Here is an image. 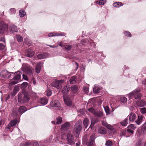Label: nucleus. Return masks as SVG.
<instances>
[{
	"label": "nucleus",
	"mask_w": 146,
	"mask_h": 146,
	"mask_svg": "<svg viewBox=\"0 0 146 146\" xmlns=\"http://www.w3.org/2000/svg\"><path fill=\"white\" fill-rule=\"evenodd\" d=\"M18 90V86H17L15 87L13 90V92L11 94L12 96H14L17 93Z\"/></svg>",
	"instance_id": "cd10ccee"
},
{
	"label": "nucleus",
	"mask_w": 146,
	"mask_h": 146,
	"mask_svg": "<svg viewBox=\"0 0 146 146\" xmlns=\"http://www.w3.org/2000/svg\"><path fill=\"white\" fill-rule=\"evenodd\" d=\"M141 90L139 89H136L134 90L133 92L130 93L129 94V96L130 98H134L135 99H137L140 98L141 95L140 92Z\"/></svg>",
	"instance_id": "7ed1b4c3"
},
{
	"label": "nucleus",
	"mask_w": 146,
	"mask_h": 146,
	"mask_svg": "<svg viewBox=\"0 0 146 146\" xmlns=\"http://www.w3.org/2000/svg\"><path fill=\"white\" fill-rule=\"evenodd\" d=\"M127 118L125 119L123 121L120 122L121 125L122 126H126L127 124Z\"/></svg>",
	"instance_id": "4c0bfd02"
},
{
	"label": "nucleus",
	"mask_w": 146,
	"mask_h": 146,
	"mask_svg": "<svg viewBox=\"0 0 146 146\" xmlns=\"http://www.w3.org/2000/svg\"><path fill=\"white\" fill-rule=\"evenodd\" d=\"M141 112L142 113L144 114L146 113V108H143L140 109Z\"/></svg>",
	"instance_id": "603ef678"
},
{
	"label": "nucleus",
	"mask_w": 146,
	"mask_h": 146,
	"mask_svg": "<svg viewBox=\"0 0 146 146\" xmlns=\"http://www.w3.org/2000/svg\"><path fill=\"white\" fill-rule=\"evenodd\" d=\"M142 144V141L141 140H139L137 142L136 146H141Z\"/></svg>",
	"instance_id": "49530a36"
},
{
	"label": "nucleus",
	"mask_w": 146,
	"mask_h": 146,
	"mask_svg": "<svg viewBox=\"0 0 146 146\" xmlns=\"http://www.w3.org/2000/svg\"><path fill=\"white\" fill-rule=\"evenodd\" d=\"M13 127L12 125H11V123H9V124H8V125H7V127L6 128V129H9Z\"/></svg>",
	"instance_id": "0e129e2a"
},
{
	"label": "nucleus",
	"mask_w": 146,
	"mask_h": 146,
	"mask_svg": "<svg viewBox=\"0 0 146 146\" xmlns=\"http://www.w3.org/2000/svg\"><path fill=\"white\" fill-rule=\"evenodd\" d=\"M24 144L25 146H29L31 144V143L30 142H26Z\"/></svg>",
	"instance_id": "e2e57ef3"
},
{
	"label": "nucleus",
	"mask_w": 146,
	"mask_h": 146,
	"mask_svg": "<svg viewBox=\"0 0 146 146\" xmlns=\"http://www.w3.org/2000/svg\"><path fill=\"white\" fill-rule=\"evenodd\" d=\"M28 85V83L26 82H24L22 83L21 86V88L23 90H24Z\"/></svg>",
	"instance_id": "c756f323"
},
{
	"label": "nucleus",
	"mask_w": 146,
	"mask_h": 146,
	"mask_svg": "<svg viewBox=\"0 0 146 146\" xmlns=\"http://www.w3.org/2000/svg\"><path fill=\"white\" fill-rule=\"evenodd\" d=\"M10 97V94H9L7 96V97L5 98V101H7L9 99Z\"/></svg>",
	"instance_id": "69168bd1"
},
{
	"label": "nucleus",
	"mask_w": 146,
	"mask_h": 146,
	"mask_svg": "<svg viewBox=\"0 0 146 146\" xmlns=\"http://www.w3.org/2000/svg\"><path fill=\"white\" fill-rule=\"evenodd\" d=\"M83 123L84 127L86 128L89 123V120L88 118H85L83 120Z\"/></svg>",
	"instance_id": "412c9836"
},
{
	"label": "nucleus",
	"mask_w": 146,
	"mask_h": 146,
	"mask_svg": "<svg viewBox=\"0 0 146 146\" xmlns=\"http://www.w3.org/2000/svg\"><path fill=\"white\" fill-rule=\"evenodd\" d=\"M106 127L107 129L110 130H113V127L109 124L107 125Z\"/></svg>",
	"instance_id": "5fc2aeb1"
},
{
	"label": "nucleus",
	"mask_w": 146,
	"mask_h": 146,
	"mask_svg": "<svg viewBox=\"0 0 146 146\" xmlns=\"http://www.w3.org/2000/svg\"><path fill=\"white\" fill-rule=\"evenodd\" d=\"M141 131L144 134H146V122L144 123L142 125Z\"/></svg>",
	"instance_id": "393cba45"
},
{
	"label": "nucleus",
	"mask_w": 146,
	"mask_h": 146,
	"mask_svg": "<svg viewBox=\"0 0 146 146\" xmlns=\"http://www.w3.org/2000/svg\"><path fill=\"white\" fill-rule=\"evenodd\" d=\"M22 100L24 103H28L30 100V97L29 94L27 92H22Z\"/></svg>",
	"instance_id": "6e6552de"
},
{
	"label": "nucleus",
	"mask_w": 146,
	"mask_h": 146,
	"mask_svg": "<svg viewBox=\"0 0 146 146\" xmlns=\"http://www.w3.org/2000/svg\"><path fill=\"white\" fill-rule=\"evenodd\" d=\"M27 110L26 108L24 106H21L19 108V113L23 114Z\"/></svg>",
	"instance_id": "b1692460"
},
{
	"label": "nucleus",
	"mask_w": 146,
	"mask_h": 146,
	"mask_svg": "<svg viewBox=\"0 0 146 146\" xmlns=\"http://www.w3.org/2000/svg\"><path fill=\"white\" fill-rule=\"evenodd\" d=\"M88 110L94 115L96 112L95 109L93 107H91L90 108H89Z\"/></svg>",
	"instance_id": "c03bdc74"
},
{
	"label": "nucleus",
	"mask_w": 146,
	"mask_h": 146,
	"mask_svg": "<svg viewBox=\"0 0 146 146\" xmlns=\"http://www.w3.org/2000/svg\"><path fill=\"white\" fill-rule=\"evenodd\" d=\"M50 106L52 107H60V104L57 100H52L50 102Z\"/></svg>",
	"instance_id": "9d476101"
},
{
	"label": "nucleus",
	"mask_w": 146,
	"mask_h": 146,
	"mask_svg": "<svg viewBox=\"0 0 146 146\" xmlns=\"http://www.w3.org/2000/svg\"><path fill=\"white\" fill-rule=\"evenodd\" d=\"M123 5L122 3L120 2H115L113 4V6L114 7H116L117 8Z\"/></svg>",
	"instance_id": "bb28decb"
},
{
	"label": "nucleus",
	"mask_w": 146,
	"mask_h": 146,
	"mask_svg": "<svg viewBox=\"0 0 146 146\" xmlns=\"http://www.w3.org/2000/svg\"><path fill=\"white\" fill-rule=\"evenodd\" d=\"M51 90L49 88H47V91L46 92V94L47 96H49L52 95Z\"/></svg>",
	"instance_id": "a19ab883"
},
{
	"label": "nucleus",
	"mask_w": 146,
	"mask_h": 146,
	"mask_svg": "<svg viewBox=\"0 0 146 146\" xmlns=\"http://www.w3.org/2000/svg\"><path fill=\"white\" fill-rule=\"evenodd\" d=\"M96 123V122H95V121H92L91 124L89 127V128H91V129H92L93 128L94 125Z\"/></svg>",
	"instance_id": "864d4df0"
},
{
	"label": "nucleus",
	"mask_w": 146,
	"mask_h": 146,
	"mask_svg": "<svg viewBox=\"0 0 146 146\" xmlns=\"http://www.w3.org/2000/svg\"><path fill=\"white\" fill-rule=\"evenodd\" d=\"M56 124H57V125H59L61 124L62 121V117H57L56 118Z\"/></svg>",
	"instance_id": "e433bc0d"
},
{
	"label": "nucleus",
	"mask_w": 146,
	"mask_h": 146,
	"mask_svg": "<svg viewBox=\"0 0 146 146\" xmlns=\"http://www.w3.org/2000/svg\"><path fill=\"white\" fill-rule=\"evenodd\" d=\"M17 120L14 119L13 120L11 121L10 123H11V124L12 125V126L15 125L17 124Z\"/></svg>",
	"instance_id": "79ce46f5"
},
{
	"label": "nucleus",
	"mask_w": 146,
	"mask_h": 146,
	"mask_svg": "<svg viewBox=\"0 0 146 146\" xmlns=\"http://www.w3.org/2000/svg\"><path fill=\"white\" fill-rule=\"evenodd\" d=\"M41 66L42 63H38L37 64L35 68V71L36 73H39L40 72Z\"/></svg>",
	"instance_id": "a211bd4d"
},
{
	"label": "nucleus",
	"mask_w": 146,
	"mask_h": 146,
	"mask_svg": "<svg viewBox=\"0 0 146 146\" xmlns=\"http://www.w3.org/2000/svg\"><path fill=\"white\" fill-rule=\"evenodd\" d=\"M70 89L73 94H75L76 93L78 90V87L76 85H74L71 86L70 88Z\"/></svg>",
	"instance_id": "f3484780"
},
{
	"label": "nucleus",
	"mask_w": 146,
	"mask_h": 146,
	"mask_svg": "<svg viewBox=\"0 0 146 146\" xmlns=\"http://www.w3.org/2000/svg\"><path fill=\"white\" fill-rule=\"evenodd\" d=\"M86 43V40L85 39L82 40L81 42V44H82L83 45H84V44Z\"/></svg>",
	"instance_id": "bf43d9fd"
},
{
	"label": "nucleus",
	"mask_w": 146,
	"mask_h": 146,
	"mask_svg": "<svg viewBox=\"0 0 146 146\" xmlns=\"http://www.w3.org/2000/svg\"><path fill=\"white\" fill-rule=\"evenodd\" d=\"M124 34L125 36L128 37H130L131 36V33L127 31H125L124 32Z\"/></svg>",
	"instance_id": "ea45409f"
},
{
	"label": "nucleus",
	"mask_w": 146,
	"mask_h": 146,
	"mask_svg": "<svg viewBox=\"0 0 146 146\" xmlns=\"http://www.w3.org/2000/svg\"><path fill=\"white\" fill-rule=\"evenodd\" d=\"M70 123L68 122H66L64 124L61 125V131H65L68 130L70 127Z\"/></svg>",
	"instance_id": "1a4fd4ad"
},
{
	"label": "nucleus",
	"mask_w": 146,
	"mask_h": 146,
	"mask_svg": "<svg viewBox=\"0 0 146 146\" xmlns=\"http://www.w3.org/2000/svg\"><path fill=\"white\" fill-rule=\"evenodd\" d=\"M101 89V88L99 87H94L93 89V92L94 94H97L100 92V91Z\"/></svg>",
	"instance_id": "a878e982"
},
{
	"label": "nucleus",
	"mask_w": 146,
	"mask_h": 146,
	"mask_svg": "<svg viewBox=\"0 0 146 146\" xmlns=\"http://www.w3.org/2000/svg\"><path fill=\"white\" fill-rule=\"evenodd\" d=\"M66 140L68 143L71 145L75 144L74 137L73 135L68 133L67 135Z\"/></svg>",
	"instance_id": "0eeeda50"
},
{
	"label": "nucleus",
	"mask_w": 146,
	"mask_h": 146,
	"mask_svg": "<svg viewBox=\"0 0 146 146\" xmlns=\"http://www.w3.org/2000/svg\"><path fill=\"white\" fill-rule=\"evenodd\" d=\"M126 130L124 129H123L121 131V133L120 134V136H124L126 134Z\"/></svg>",
	"instance_id": "a18cd8bd"
},
{
	"label": "nucleus",
	"mask_w": 146,
	"mask_h": 146,
	"mask_svg": "<svg viewBox=\"0 0 146 146\" xmlns=\"http://www.w3.org/2000/svg\"><path fill=\"white\" fill-rule=\"evenodd\" d=\"M18 71L13 73L12 72V74L13 75V78L10 80L9 84L10 85H14L18 82Z\"/></svg>",
	"instance_id": "20e7f679"
},
{
	"label": "nucleus",
	"mask_w": 146,
	"mask_h": 146,
	"mask_svg": "<svg viewBox=\"0 0 146 146\" xmlns=\"http://www.w3.org/2000/svg\"><path fill=\"white\" fill-rule=\"evenodd\" d=\"M98 133L101 134H106L107 133V131L105 128L103 127H101L98 129Z\"/></svg>",
	"instance_id": "6ab92c4d"
},
{
	"label": "nucleus",
	"mask_w": 146,
	"mask_h": 146,
	"mask_svg": "<svg viewBox=\"0 0 146 146\" xmlns=\"http://www.w3.org/2000/svg\"><path fill=\"white\" fill-rule=\"evenodd\" d=\"M72 46L71 45H66L65 46V48L67 50H70L72 48Z\"/></svg>",
	"instance_id": "de8ad7c7"
},
{
	"label": "nucleus",
	"mask_w": 146,
	"mask_h": 146,
	"mask_svg": "<svg viewBox=\"0 0 146 146\" xmlns=\"http://www.w3.org/2000/svg\"><path fill=\"white\" fill-rule=\"evenodd\" d=\"M19 15L21 17H23L26 15L25 11L23 9H21L19 11Z\"/></svg>",
	"instance_id": "c85d7f7f"
},
{
	"label": "nucleus",
	"mask_w": 146,
	"mask_h": 146,
	"mask_svg": "<svg viewBox=\"0 0 146 146\" xmlns=\"http://www.w3.org/2000/svg\"><path fill=\"white\" fill-rule=\"evenodd\" d=\"M83 89L84 91L86 93H87L88 92V87L87 86H84L83 88Z\"/></svg>",
	"instance_id": "4d7b16f0"
},
{
	"label": "nucleus",
	"mask_w": 146,
	"mask_h": 146,
	"mask_svg": "<svg viewBox=\"0 0 146 146\" xmlns=\"http://www.w3.org/2000/svg\"><path fill=\"white\" fill-rule=\"evenodd\" d=\"M136 128V127L134 126L133 124H130L127 127V128L130 129H132L134 130Z\"/></svg>",
	"instance_id": "8fccbe9b"
},
{
	"label": "nucleus",
	"mask_w": 146,
	"mask_h": 146,
	"mask_svg": "<svg viewBox=\"0 0 146 146\" xmlns=\"http://www.w3.org/2000/svg\"><path fill=\"white\" fill-rule=\"evenodd\" d=\"M105 110L106 111L107 115H109L110 114V110L108 106L104 107Z\"/></svg>",
	"instance_id": "58836bf2"
},
{
	"label": "nucleus",
	"mask_w": 146,
	"mask_h": 146,
	"mask_svg": "<svg viewBox=\"0 0 146 146\" xmlns=\"http://www.w3.org/2000/svg\"><path fill=\"white\" fill-rule=\"evenodd\" d=\"M35 53V52L34 51H31L28 50L27 52H26L25 55L27 57H32L34 55Z\"/></svg>",
	"instance_id": "4be33fe9"
},
{
	"label": "nucleus",
	"mask_w": 146,
	"mask_h": 146,
	"mask_svg": "<svg viewBox=\"0 0 146 146\" xmlns=\"http://www.w3.org/2000/svg\"><path fill=\"white\" fill-rule=\"evenodd\" d=\"M23 78L24 80H28V78L27 76H26V75H25L24 74H23Z\"/></svg>",
	"instance_id": "680f3d73"
},
{
	"label": "nucleus",
	"mask_w": 146,
	"mask_h": 146,
	"mask_svg": "<svg viewBox=\"0 0 146 146\" xmlns=\"http://www.w3.org/2000/svg\"><path fill=\"white\" fill-rule=\"evenodd\" d=\"M60 33H51L49 34L48 36V37L54 36H59Z\"/></svg>",
	"instance_id": "c9c22d12"
},
{
	"label": "nucleus",
	"mask_w": 146,
	"mask_h": 146,
	"mask_svg": "<svg viewBox=\"0 0 146 146\" xmlns=\"http://www.w3.org/2000/svg\"><path fill=\"white\" fill-rule=\"evenodd\" d=\"M9 30L12 33L18 32L17 27L14 25H12L9 28Z\"/></svg>",
	"instance_id": "dca6fc26"
},
{
	"label": "nucleus",
	"mask_w": 146,
	"mask_h": 146,
	"mask_svg": "<svg viewBox=\"0 0 146 146\" xmlns=\"http://www.w3.org/2000/svg\"><path fill=\"white\" fill-rule=\"evenodd\" d=\"M64 100L65 104L67 106L69 107H71L72 106V101L69 97H66L65 98H64Z\"/></svg>",
	"instance_id": "f8f14e48"
},
{
	"label": "nucleus",
	"mask_w": 146,
	"mask_h": 146,
	"mask_svg": "<svg viewBox=\"0 0 146 146\" xmlns=\"http://www.w3.org/2000/svg\"><path fill=\"white\" fill-rule=\"evenodd\" d=\"M129 117V121H133L137 118L136 114L133 113H131L128 115Z\"/></svg>",
	"instance_id": "4468645a"
},
{
	"label": "nucleus",
	"mask_w": 146,
	"mask_h": 146,
	"mask_svg": "<svg viewBox=\"0 0 146 146\" xmlns=\"http://www.w3.org/2000/svg\"><path fill=\"white\" fill-rule=\"evenodd\" d=\"M12 75V72H9L6 70H2L0 73V76L5 79L9 78Z\"/></svg>",
	"instance_id": "39448f33"
},
{
	"label": "nucleus",
	"mask_w": 146,
	"mask_h": 146,
	"mask_svg": "<svg viewBox=\"0 0 146 146\" xmlns=\"http://www.w3.org/2000/svg\"><path fill=\"white\" fill-rule=\"evenodd\" d=\"M137 105L139 107L145 106L146 104V102L143 100H139L136 102Z\"/></svg>",
	"instance_id": "2eb2a0df"
},
{
	"label": "nucleus",
	"mask_w": 146,
	"mask_h": 146,
	"mask_svg": "<svg viewBox=\"0 0 146 146\" xmlns=\"http://www.w3.org/2000/svg\"><path fill=\"white\" fill-rule=\"evenodd\" d=\"M112 144L113 143L112 141L110 140L107 141L105 144V145L107 146H111L112 145Z\"/></svg>",
	"instance_id": "37998d69"
},
{
	"label": "nucleus",
	"mask_w": 146,
	"mask_h": 146,
	"mask_svg": "<svg viewBox=\"0 0 146 146\" xmlns=\"http://www.w3.org/2000/svg\"><path fill=\"white\" fill-rule=\"evenodd\" d=\"M40 103L43 105H46L48 102V100L46 98H42L40 99Z\"/></svg>",
	"instance_id": "473e14b6"
},
{
	"label": "nucleus",
	"mask_w": 146,
	"mask_h": 146,
	"mask_svg": "<svg viewBox=\"0 0 146 146\" xmlns=\"http://www.w3.org/2000/svg\"><path fill=\"white\" fill-rule=\"evenodd\" d=\"M76 77L75 76H73L71 77L70 79V83L71 84H73L75 83L76 82L75 79Z\"/></svg>",
	"instance_id": "2f4dec72"
},
{
	"label": "nucleus",
	"mask_w": 146,
	"mask_h": 146,
	"mask_svg": "<svg viewBox=\"0 0 146 146\" xmlns=\"http://www.w3.org/2000/svg\"><path fill=\"white\" fill-rule=\"evenodd\" d=\"M143 116L142 115L138 116V119L135 121V122L138 125H139L142 121Z\"/></svg>",
	"instance_id": "aec40b11"
},
{
	"label": "nucleus",
	"mask_w": 146,
	"mask_h": 146,
	"mask_svg": "<svg viewBox=\"0 0 146 146\" xmlns=\"http://www.w3.org/2000/svg\"><path fill=\"white\" fill-rule=\"evenodd\" d=\"M21 70L27 74L31 76L32 75V71L30 67L24 64H23L21 67Z\"/></svg>",
	"instance_id": "423d86ee"
},
{
	"label": "nucleus",
	"mask_w": 146,
	"mask_h": 146,
	"mask_svg": "<svg viewBox=\"0 0 146 146\" xmlns=\"http://www.w3.org/2000/svg\"><path fill=\"white\" fill-rule=\"evenodd\" d=\"M51 85L52 87H55L59 89H60L62 88L61 84L58 83V82L57 80L56 81L54 82H52L51 83Z\"/></svg>",
	"instance_id": "9b49d317"
},
{
	"label": "nucleus",
	"mask_w": 146,
	"mask_h": 146,
	"mask_svg": "<svg viewBox=\"0 0 146 146\" xmlns=\"http://www.w3.org/2000/svg\"><path fill=\"white\" fill-rule=\"evenodd\" d=\"M103 115V112L101 111L96 112L94 115L98 117H101Z\"/></svg>",
	"instance_id": "f704fd0d"
},
{
	"label": "nucleus",
	"mask_w": 146,
	"mask_h": 146,
	"mask_svg": "<svg viewBox=\"0 0 146 146\" xmlns=\"http://www.w3.org/2000/svg\"><path fill=\"white\" fill-rule=\"evenodd\" d=\"M82 122L81 120H78L76 123L74 131L76 138L78 137L80 132L82 130Z\"/></svg>",
	"instance_id": "f257e3e1"
},
{
	"label": "nucleus",
	"mask_w": 146,
	"mask_h": 146,
	"mask_svg": "<svg viewBox=\"0 0 146 146\" xmlns=\"http://www.w3.org/2000/svg\"><path fill=\"white\" fill-rule=\"evenodd\" d=\"M127 131L128 133H131V134H133L134 133V131L133 130L129 129L127 128Z\"/></svg>",
	"instance_id": "13d9d810"
},
{
	"label": "nucleus",
	"mask_w": 146,
	"mask_h": 146,
	"mask_svg": "<svg viewBox=\"0 0 146 146\" xmlns=\"http://www.w3.org/2000/svg\"><path fill=\"white\" fill-rule=\"evenodd\" d=\"M6 26V25L3 21H0V34L3 32L5 29Z\"/></svg>",
	"instance_id": "ddd939ff"
},
{
	"label": "nucleus",
	"mask_w": 146,
	"mask_h": 146,
	"mask_svg": "<svg viewBox=\"0 0 146 146\" xmlns=\"http://www.w3.org/2000/svg\"><path fill=\"white\" fill-rule=\"evenodd\" d=\"M57 81L58 82V83H59L61 84V83H63L64 81V80H58Z\"/></svg>",
	"instance_id": "338daca9"
},
{
	"label": "nucleus",
	"mask_w": 146,
	"mask_h": 146,
	"mask_svg": "<svg viewBox=\"0 0 146 146\" xmlns=\"http://www.w3.org/2000/svg\"><path fill=\"white\" fill-rule=\"evenodd\" d=\"M5 46L2 43H0V50H2L4 49Z\"/></svg>",
	"instance_id": "6e6d98bb"
},
{
	"label": "nucleus",
	"mask_w": 146,
	"mask_h": 146,
	"mask_svg": "<svg viewBox=\"0 0 146 146\" xmlns=\"http://www.w3.org/2000/svg\"><path fill=\"white\" fill-rule=\"evenodd\" d=\"M70 90V87L66 86L63 88L62 92L63 93L65 94H67Z\"/></svg>",
	"instance_id": "5701e85b"
},
{
	"label": "nucleus",
	"mask_w": 146,
	"mask_h": 146,
	"mask_svg": "<svg viewBox=\"0 0 146 146\" xmlns=\"http://www.w3.org/2000/svg\"><path fill=\"white\" fill-rule=\"evenodd\" d=\"M120 100L121 104H124L127 102V99L125 97H123L121 98Z\"/></svg>",
	"instance_id": "72a5a7b5"
},
{
	"label": "nucleus",
	"mask_w": 146,
	"mask_h": 146,
	"mask_svg": "<svg viewBox=\"0 0 146 146\" xmlns=\"http://www.w3.org/2000/svg\"><path fill=\"white\" fill-rule=\"evenodd\" d=\"M106 2V0H100L98 4L100 5H103L105 4Z\"/></svg>",
	"instance_id": "09e8293b"
},
{
	"label": "nucleus",
	"mask_w": 146,
	"mask_h": 146,
	"mask_svg": "<svg viewBox=\"0 0 146 146\" xmlns=\"http://www.w3.org/2000/svg\"><path fill=\"white\" fill-rule=\"evenodd\" d=\"M16 11V10L15 9L12 8L10 10L9 13L11 14H15Z\"/></svg>",
	"instance_id": "3c124183"
},
{
	"label": "nucleus",
	"mask_w": 146,
	"mask_h": 146,
	"mask_svg": "<svg viewBox=\"0 0 146 146\" xmlns=\"http://www.w3.org/2000/svg\"><path fill=\"white\" fill-rule=\"evenodd\" d=\"M46 53L39 54L37 55V57L40 59H43L46 58Z\"/></svg>",
	"instance_id": "7c9ffc66"
},
{
	"label": "nucleus",
	"mask_w": 146,
	"mask_h": 146,
	"mask_svg": "<svg viewBox=\"0 0 146 146\" xmlns=\"http://www.w3.org/2000/svg\"><path fill=\"white\" fill-rule=\"evenodd\" d=\"M33 146H39L38 143L37 142H35L33 143Z\"/></svg>",
	"instance_id": "774afa93"
},
{
	"label": "nucleus",
	"mask_w": 146,
	"mask_h": 146,
	"mask_svg": "<svg viewBox=\"0 0 146 146\" xmlns=\"http://www.w3.org/2000/svg\"><path fill=\"white\" fill-rule=\"evenodd\" d=\"M96 137L95 133H92L89 137V139H85L84 143L86 146H94L95 144V141Z\"/></svg>",
	"instance_id": "f03ea898"
},
{
	"label": "nucleus",
	"mask_w": 146,
	"mask_h": 146,
	"mask_svg": "<svg viewBox=\"0 0 146 146\" xmlns=\"http://www.w3.org/2000/svg\"><path fill=\"white\" fill-rule=\"evenodd\" d=\"M23 37L22 36L19 35V42H22L23 41Z\"/></svg>",
	"instance_id": "052dcab7"
}]
</instances>
